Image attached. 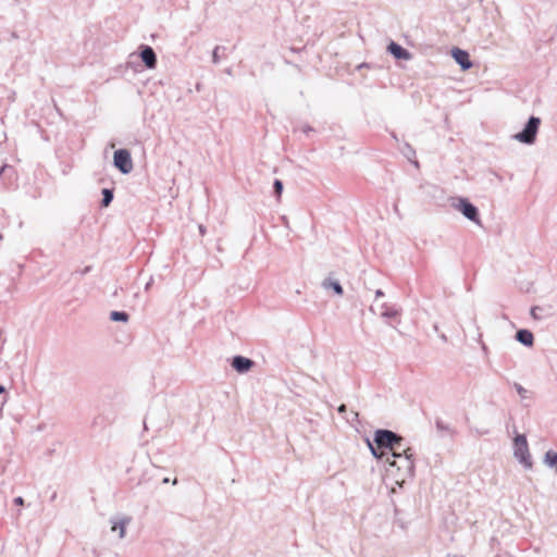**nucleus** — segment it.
Masks as SVG:
<instances>
[{
  "label": "nucleus",
  "mask_w": 557,
  "mask_h": 557,
  "mask_svg": "<svg viewBox=\"0 0 557 557\" xmlns=\"http://www.w3.org/2000/svg\"><path fill=\"white\" fill-rule=\"evenodd\" d=\"M397 443V435L392 431L380 430L375 433L374 443L369 444L372 454L380 459L389 456L393 443Z\"/></svg>",
  "instance_id": "f257e3e1"
},
{
  "label": "nucleus",
  "mask_w": 557,
  "mask_h": 557,
  "mask_svg": "<svg viewBox=\"0 0 557 557\" xmlns=\"http://www.w3.org/2000/svg\"><path fill=\"white\" fill-rule=\"evenodd\" d=\"M409 448H405L403 445V438L397 436V443H393V449H389V456H386V462L389 463L391 467H396L398 470L401 468L410 469L411 468V454H409Z\"/></svg>",
  "instance_id": "f03ea898"
},
{
  "label": "nucleus",
  "mask_w": 557,
  "mask_h": 557,
  "mask_svg": "<svg viewBox=\"0 0 557 557\" xmlns=\"http://www.w3.org/2000/svg\"><path fill=\"white\" fill-rule=\"evenodd\" d=\"M541 124V120L539 117L532 116L530 117L528 124L524 129L515 135V138L524 144H533Z\"/></svg>",
  "instance_id": "7ed1b4c3"
},
{
  "label": "nucleus",
  "mask_w": 557,
  "mask_h": 557,
  "mask_svg": "<svg viewBox=\"0 0 557 557\" xmlns=\"http://www.w3.org/2000/svg\"><path fill=\"white\" fill-rule=\"evenodd\" d=\"M515 455L527 468L532 467L529 454L528 442L524 435H517L515 438Z\"/></svg>",
  "instance_id": "20e7f679"
},
{
  "label": "nucleus",
  "mask_w": 557,
  "mask_h": 557,
  "mask_svg": "<svg viewBox=\"0 0 557 557\" xmlns=\"http://www.w3.org/2000/svg\"><path fill=\"white\" fill-rule=\"evenodd\" d=\"M114 165L122 173H129L133 170L131 153L126 149H120L114 152Z\"/></svg>",
  "instance_id": "39448f33"
},
{
  "label": "nucleus",
  "mask_w": 557,
  "mask_h": 557,
  "mask_svg": "<svg viewBox=\"0 0 557 557\" xmlns=\"http://www.w3.org/2000/svg\"><path fill=\"white\" fill-rule=\"evenodd\" d=\"M456 208L460 210L462 214L469 220L475 223H480L476 208L473 205H471L467 199H459Z\"/></svg>",
  "instance_id": "423d86ee"
},
{
  "label": "nucleus",
  "mask_w": 557,
  "mask_h": 557,
  "mask_svg": "<svg viewBox=\"0 0 557 557\" xmlns=\"http://www.w3.org/2000/svg\"><path fill=\"white\" fill-rule=\"evenodd\" d=\"M451 55L462 70H469L472 66L469 53L467 51L459 48H454L451 50Z\"/></svg>",
  "instance_id": "0eeeda50"
},
{
  "label": "nucleus",
  "mask_w": 557,
  "mask_h": 557,
  "mask_svg": "<svg viewBox=\"0 0 557 557\" xmlns=\"http://www.w3.org/2000/svg\"><path fill=\"white\" fill-rule=\"evenodd\" d=\"M232 366L237 372L243 373L252 368L253 361L248 358L237 356L234 357Z\"/></svg>",
  "instance_id": "6e6552de"
},
{
  "label": "nucleus",
  "mask_w": 557,
  "mask_h": 557,
  "mask_svg": "<svg viewBox=\"0 0 557 557\" xmlns=\"http://www.w3.org/2000/svg\"><path fill=\"white\" fill-rule=\"evenodd\" d=\"M387 50L396 58V59H403V60H409L411 58V54L408 50L399 46L398 44L392 41Z\"/></svg>",
  "instance_id": "1a4fd4ad"
},
{
  "label": "nucleus",
  "mask_w": 557,
  "mask_h": 557,
  "mask_svg": "<svg viewBox=\"0 0 557 557\" xmlns=\"http://www.w3.org/2000/svg\"><path fill=\"white\" fill-rule=\"evenodd\" d=\"M141 60L145 62V64L149 67V69H153L156 66V63H157V59H156V54H154V51L152 50V48L150 47H146L143 51H141Z\"/></svg>",
  "instance_id": "9d476101"
},
{
  "label": "nucleus",
  "mask_w": 557,
  "mask_h": 557,
  "mask_svg": "<svg viewBox=\"0 0 557 557\" xmlns=\"http://www.w3.org/2000/svg\"><path fill=\"white\" fill-rule=\"evenodd\" d=\"M517 339L527 346H532L534 342L533 334L528 330H520L517 332Z\"/></svg>",
  "instance_id": "9b49d317"
},
{
  "label": "nucleus",
  "mask_w": 557,
  "mask_h": 557,
  "mask_svg": "<svg viewBox=\"0 0 557 557\" xmlns=\"http://www.w3.org/2000/svg\"><path fill=\"white\" fill-rule=\"evenodd\" d=\"M324 286L325 287H331L333 288V290L337 294V295H342L343 294V288L342 286L337 283V282H332V281H325L324 282Z\"/></svg>",
  "instance_id": "f8f14e48"
},
{
  "label": "nucleus",
  "mask_w": 557,
  "mask_h": 557,
  "mask_svg": "<svg viewBox=\"0 0 557 557\" xmlns=\"http://www.w3.org/2000/svg\"><path fill=\"white\" fill-rule=\"evenodd\" d=\"M128 319V315L125 313V312H120V311H112L111 312V320L113 321H127Z\"/></svg>",
  "instance_id": "ddd939ff"
},
{
  "label": "nucleus",
  "mask_w": 557,
  "mask_h": 557,
  "mask_svg": "<svg viewBox=\"0 0 557 557\" xmlns=\"http://www.w3.org/2000/svg\"><path fill=\"white\" fill-rule=\"evenodd\" d=\"M102 194H103L102 206L108 207L110 205V202L112 201L113 194L109 189H103Z\"/></svg>",
  "instance_id": "4468645a"
},
{
  "label": "nucleus",
  "mask_w": 557,
  "mask_h": 557,
  "mask_svg": "<svg viewBox=\"0 0 557 557\" xmlns=\"http://www.w3.org/2000/svg\"><path fill=\"white\" fill-rule=\"evenodd\" d=\"M282 190H283V184H282V182L280 180H276L274 182V191H275L277 198L281 197Z\"/></svg>",
  "instance_id": "2eb2a0df"
},
{
  "label": "nucleus",
  "mask_w": 557,
  "mask_h": 557,
  "mask_svg": "<svg viewBox=\"0 0 557 557\" xmlns=\"http://www.w3.org/2000/svg\"><path fill=\"white\" fill-rule=\"evenodd\" d=\"M112 531H120V536L123 537L124 536V532H125V527L124 524L120 523V524H114L112 527Z\"/></svg>",
  "instance_id": "dca6fc26"
},
{
  "label": "nucleus",
  "mask_w": 557,
  "mask_h": 557,
  "mask_svg": "<svg viewBox=\"0 0 557 557\" xmlns=\"http://www.w3.org/2000/svg\"><path fill=\"white\" fill-rule=\"evenodd\" d=\"M517 392L521 397H525L527 391L522 386L517 385Z\"/></svg>",
  "instance_id": "f3484780"
},
{
  "label": "nucleus",
  "mask_w": 557,
  "mask_h": 557,
  "mask_svg": "<svg viewBox=\"0 0 557 557\" xmlns=\"http://www.w3.org/2000/svg\"><path fill=\"white\" fill-rule=\"evenodd\" d=\"M537 310H540L539 307H533L531 309V315L534 318V319H540V317L537 315Z\"/></svg>",
  "instance_id": "a211bd4d"
},
{
  "label": "nucleus",
  "mask_w": 557,
  "mask_h": 557,
  "mask_svg": "<svg viewBox=\"0 0 557 557\" xmlns=\"http://www.w3.org/2000/svg\"><path fill=\"white\" fill-rule=\"evenodd\" d=\"M14 504L17 506H24V499L20 496L14 498Z\"/></svg>",
  "instance_id": "6ab92c4d"
},
{
  "label": "nucleus",
  "mask_w": 557,
  "mask_h": 557,
  "mask_svg": "<svg viewBox=\"0 0 557 557\" xmlns=\"http://www.w3.org/2000/svg\"><path fill=\"white\" fill-rule=\"evenodd\" d=\"M346 410V406L345 405H341L339 408H338V411L339 412H344Z\"/></svg>",
  "instance_id": "aec40b11"
},
{
  "label": "nucleus",
  "mask_w": 557,
  "mask_h": 557,
  "mask_svg": "<svg viewBox=\"0 0 557 557\" xmlns=\"http://www.w3.org/2000/svg\"><path fill=\"white\" fill-rule=\"evenodd\" d=\"M4 392V388L0 386V394Z\"/></svg>",
  "instance_id": "412c9836"
}]
</instances>
